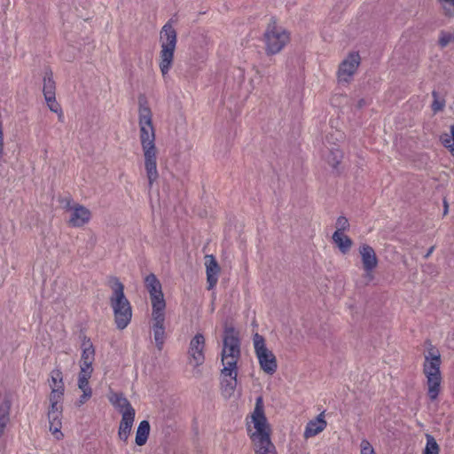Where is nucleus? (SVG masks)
Masks as SVG:
<instances>
[{
  "label": "nucleus",
  "mask_w": 454,
  "mask_h": 454,
  "mask_svg": "<svg viewBox=\"0 0 454 454\" xmlns=\"http://www.w3.org/2000/svg\"><path fill=\"white\" fill-rule=\"evenodd\" d=\"M139 139L145 158V168L149 186L158 179L157 148L155 146V129L153 114L145 99H139L138 110Z\"/></svg>",
  "instance_id": "obj_1"
},
{
  "label": "nucleus",
  "mask_w": 454,
  "mask_h": 454,
  "mask_svg": "<svg viewBox=\"0 0 454 454\" xmlns=\"http://www.w3.org/2000/svg\"><path fill=\"white\" fill-rule=\"evenodd\" d=\"M240 357V344L238 333L233 328L224 331L223 347L222 350L221 387L225 397L233 395L237 387L238 367Z\"/></svg>",
  "instance_id": "obj_2"
},
{
  "label": "nucleus",
  "mask_w": 454,
  "mask_h": 454,
  "mask_svg": "<svg viewBox=\"0 0 454 454\" xmlns=\"http://www.w3.org/2000/svg\"><path fill=\"white\" fill-rule=\"evenodd\" d=\"M441 364L440 351L429 344L424 354L423 374L426 378L427 394L432 402L437 400L442 391V377L440 370Z\"/></svg>",
  "instance_id": "obj_3"
},
{
  "label": "nucleus",
  "mask_w": 454,
  "mask_h": 454,
  "mask_svg": "<svg viewBox=\"0 0 454 454\" xmlns=\"http://www.w3.org/2000/svg\"><path fill=\"white\" fill-rule=\"evenodd\" d=\"M112 294L109 298L110 306L114 316V322L118 329H124L132 317V308L124 294V286L116 278L110 281Z\"/></svg>",
  "instance_id": "obj_4"
},
{
  "label": "nucleus",
  "mask_w": 454,
  "mask_h": 454,
  "mask_svg": "<svg viewBox=\"0 0 454 454\" xmlns=\"http://www.w3.org/2000/svg\"><path fill=\"white\" fill-rule=\"evenodd\" d=\"M108 399L114 409L121 415L118 427V437L126 443L135 421L136 410L121 393L113 392L109 395Z\"/></svg>",
  "instance_id": "obj_5"
},
{
  "label": "nucleus",
  "mask_w": 454,
  "mask_h": 454,
  "mask_svg": "<svg viewBox=\"0 0 454 454\" xmlns=\"http://www.w3.org/2000/svg\"><path fill=\"white\" fill-rule=\"evenodd\" d=\"M247 427L252 442L270 438L271 429L265 416L262 396L256 398L254 409L247 419Z\"/></svg>",
  "instance_id": "obj_6"
},
{
  "label": "nucleus",
  "mask_w": 454,
  "mask_h": 454,
  "mask_svg": "<svg viewBox=\"0 0 454 454\" xmlns=\"http://www.w3.org/2000/svg\"><path fill=\"white\" fill-rule=\"evenodd\" d=\"M176 42L177 38L175 28L169 22L166 23L160 33V51L159 67L164 77L172 67Z\"/></svg>",
  "instance_id": "obj_7"
},
{
  "label": "nucleus",
  "mask_w": 454,
  "mask_h": 454,
  "mask_svg": "<svg viewBox=\"0 0 454 454\" xmlns=\"http://www.w3.org/2000/svg\"><path fill=\"white\" fill-rule=\"evenodd\" d=\"M289 33L276 21L269 23L263 35V42L267 54L278 53L289 43Z\"/></svg>",
  "instance_id": "obj_8"
},
{
  "label": "nucleus",
  "mask_w": 454,
  "mask_h": 454,
  "mask_svg": "<svg viewBox=\"0 0 454 454\" xmlns=\"http://www.w3.org/2000/svg\"><path fill=\"white\" fill-rule=\"evenodd\" d=\"M253 342L261 369L265 373L272 375L276 372L278 368L275 355L266 347L265 340L262 335L255 333L253 338Z\"/></svg>",
  "instance_id": "obj_9"
},
{
  "label": "nucleus",
  "mask_w": 454,
  "mask_h": 454,
  "mask_svg": "<svg viewBox=\"0 0 454 454\" xmlns=\"http://www.w3.org/2000/svg\"><path fill=\"white\" fill-rule=\"evenodd\" d=\"M145 286L149 293L152 311H161L166 309L161 284L154 274H149L145 278Z\"/></svg>",
  "instance_id": "obj_10"
},
{
  "label": "nucleus",
  "mask_w": 454,
  "mask_h": 454,
  "mask_svg": "<svg viewBox=\"0 0 454 454\" xmlns=\"http://www.w3.org/2000/svg\"><path fill=\"white\" fill-rule=\"evenodd\" d=\"M361 58L358 52H350L339 65L337 76L340 82H349L360 65Z\"/></svg>",
  "instance_id": "obj_11"
},
{
  "label": "nucleus",
  "mask_w": 454,
  "mask_h": 454,
  "mask_svg": "<svg viewBox=\"0 0 454 454\" xmlns=\"http://www.w3.org/2000/svg\"><path fill=\"white\" fill-rule=\"evenodd\" d=\"M359 254L364 270V278L369 283L373 279L372 272L378 265L376 253L372 247L364 244L359 247Z\"/></svg>",
  "instance_id": "obj_12"
},
{
  "label": "nucleus",
  "mask_w": 454,
  "mask_h": 454,
  "mask_svg": "<svg viewBox=\"0 0 454 454\" xmlns=\"http://www.w3.org/2000/svg\"><path fill=\"white\" fill-rule=\"evenodd\" d=\"M152 332L157 348L161 350L167 338L165 332V310L152 311Z\"/></svg>",
  "instance_id": "obj_13"
},
{
  "label": "nucleus",
  "mask_w": 454,
  "mask_h": 454,
  "mask_svg": "<svg viewBox=\"0 0 454 454\" xmlns=\"http://www.w3.org/2000/svg\"><path fill=\"white\" fill-rule=\"evenodd\" d=\"M205 337L201 333H197L190 342L189 346V363L194 366H200L204 363L205 356Z\"/></svg>",
  "instance_id": "obj_14"
},
{
  "label": "nucleus",
  "mask_w": 454,
  "mask_h": 454,
  "mask_svg": "<svg viewBox=\"0 0 454 454\" xmlns=\"http://www.w3.org/2000/svg\"><path fill=\"white\" fill-rule=\"evenodd\" d=\"M68 224L72 227H82L91 218V212L79 204L68 205Z\"/></svg>",
  "instance_id": "obj_15"
},
{
  "label": "nucleus",
  "mask_w": 454,
  "mask_h": 454,
  "mask_svg": "<svg viewBox=\"0 0 454 454\" xmlns=\"http://www.w3.org/2000/svg\"><path fill=\"white\" fill-rule=\"evenodd\" d=\"M95 360V349L90 340H86L82 345V356L79 363V373L92 374V364Z\"/></svg>",
  "instance_id": "obj_16"
},
{
  "label": "nucleus",
  "mask_w": 454,
  "mask_h": 454,
  "mask_svg": "<svg viewBox=\"0 0 454 454\" xmlns=\"http://www.w3.org/2000/svg\"><path fill=\"white\" fill-rule=\"evenodd\" d=\"M205 265L208 289H212L218 281L220 267L213 255L205 256Z\"/></svg>",
  "instance_id": "obj_17"
},
{
  "label": "nucleus",
  "mask_w": 454,
  "mask_h": 454,
  "mask_svg": "<svg viewBox=\"0 0 454 454\" xmlns=\"http://www.w3.org/2000/svg\"><path fill=\"white\" fill-rule=\"evenodd\" d=\"M326 427L325 413H320L315 419L310 420L305 428L304 437L306 439L313 437L321 433Z\"/></svg>",
  "instance_id": "obj_18"
},
{
  "label": "nucleus",
  "mask_w": 454,
  "mask_h": 454,
  "mask_svg": "<svg viewBox=\"0 0 454 454\" xmlns=\"http://www.w3.org/2000/svg\"><path fill=\"white\" fill-rule=\"evenodd\" d=\"M12 402L6 395L0 396V437L4 434V430L10 421V411Z\"/></svg>",
  "instance_id": "obj_19"
},
{
  "label": "nucleus",
  "mask_w": 454,
  "mask_h": 454,
  "mask_svg": "<svg viewBox=\"0 0 454 454\" xmlns=\"http://www.w3.org/2000/svg\"><path fill=\"white\" fill-rule=\"evenodd\" d=\"M150 434V424L147 420H143L139 423L136 432V443L138 446H143L146 443Z\"/></svg>",
  "instance_id": "obj_20"
},
{
  "label": "nucleus",
  "mask_w": 454,
  "mask_h": 454,
  "mask_svg": "<svg viewBox=\"0 0 454 454\" xmlns=\"http://www.w3.org/2000/svg\"><path fill=\"white\" fill-rule=\"evenodd\" d=\"M333 240L343 254L347 253L352 246V240L341 231H335Z\"/></svg>",
  "instance_id": "obj_21"
},
{
  "label": "nucleus",
  "mask_w": 454,
  "mask_h": 454,
  "mask_svg": "<svg viewBox=\"0 0 454 454\" xmlns=\"http://www.w3.org/2000/svg\"><path fill=\"white\" fill-rule=\"evenodd\" d=\"M255 454H277L270 438L253 442Z\"/></svg>",
  "instance_id": "obj_22"
},
{
  "label": "nucleus",
  "mask_w": 454,
  "mask_h": 454,
  "mask_svg": "<svg viewBox=\"0 0 454 454\" xmlns=\"http://www.w3.org/2000/svg\"><path fill=\"white\" fill-rule=\"evenodd\" d=\"M49 419V424H50V431L54 436L56 440H61L63 438V434L61 432V417H54V418H48Z\"/></svg>",
  "instance_id": "obj_23"
},
{
  "label": "nucleus",
  "mask_w": 454,
  "mask_h": 454,
  "mask_svg": "<svg viewBox=\"0 0 454 454\" xmlns=\"http://www.w3.org/2000/svg\"><path fill=\"white\" fill-rule=\"evenodd\" d=\"M43 95L44 98L55 96V82L52 80V74L46 73L43 77Z\"/></svg>",
  "instance_id": "obj_24"
},
{
  "label": "nucleus",
  "mask_w": 454,
  "mask_h": 454,
  "mask_svg": "<svg viewBox=\"0 0 454 454\" xmlns=\"http://www.w3.org/2000/svg\"><path fill=\"white\" fill-rule=\"evenodd\" d=\"M50 387L53 389H65L63 383V376L60 370H53L51 373V379L49 380Z\"/></svg>",
  "instance_id": "obj_25"
},
{
  "label": "nucleus",
  "mask_w": 454,
  "mask_h": 454,
  "mask_svg": "<svg viewBox=\"0 0 454 454\" xmlns=\"http://www.w3.org/2000/svg\"><path fill=\"white\" fill-rule=\"evenodd\" d=\"M92 374L79 373L78 374V387L82 394L92 395V389L90 387L89 380Z\"/></svg>",
  "instance_id": "obj_26"
},
{
  "label": "nucleus",
  "mask_w": 454,
  "mask_h": 454,
  "mask_svg": "<svg viewBox=\"0 0 454 454\" xmlns=\"http://www.w3.org/2000/svg\"><path fill=\"white\" fill-rule=\"evenodd\" d=\"M341 159H342V153L337 148L332 149L326 156V161L333 168H337V166L340 162Z\"/></svg>",
  "instance_id": "obj_27"
},
{
  "label": "nucleus",
  "mask_w": 454,
  "mask_h": 454,
  "mask_svg": "<svg viewBox=\"0 0 454 454\" xmlns=\"http://www.w3.org/2000/svg\"><path fill=\"white\" fill-rule=\"evenodd\" d=\"M439 445L435 439L432 435L427 434V444L423 454H439Z\"/></svg>",
  "instance_id": "obj_28"
},
{
  "label": "nucleus",
  "mask_w": 454,
  "mask_h": 454,
  "mask_svg": "<svg viewBox=\"0 0 454 454\" xmlns=\"http://www.w3.org/2000/svg\"><path fill=\"white\" fill-rule=\"evenodd\" d=\"M450 43H454V31H440L438 38V44L440 47L445 48Z\"/></svg>",
  "instance_id": "obj_29"
},
{
  "label": "nucleus",
  "mask_w": 454,
  "mask_h": 454,
  "mask_svg": "<svg viewBox=\"0 0 454 454\" xmlns=\"http://www.w3.org/2000/svg\"><path fill=\"white\" fill-rule=\"evenodd\" d=\"M446 17H454V0H436Z\"/></svg>",
  "instance_id": "obj_30"
},
{
  "label": "nucleus",
  "mask_w": 454,
  "mask_h": 454,
  "mask_svg": "<svg viewBox=\"0 0 454 454\" xmlns=\"http://www.w3.org/2000/svg\"><path fill=\"white\" fill-rule=\"evenodd\" d=\"M44 98H45V101L47 103V106H48L49 109L51 112L59 114V117H62L63 116V113L61 111L60 106L56 101L55 96L46 97Z\"/></svg>",
  "instance_id": "obj_31"
},
{
  "label": "nucleus",
  "mask_w": 454,
  "mask_h": 454,
  "mask_svg": "<svg viewBox=\"0 0 454 454\" xmlns=\"http://www.w3.org/2000/svg\"><path fill=\"white\" fill-rule=\"evenodd\" d=\"M441 143L443 145L444 147L450 150L451 154L454 156V140L453 136L450 134H443L440 137Z\"/></svg>",
  "instance_id": "obj_32"
},
{
  "label": "nucleus",
  "mask_w": 454,
  "mask_h": 454,
  "mask_svg": "<svg viewBox=\"0 0 454 454\" xmlns=\"http://www.w3.org/2000/svg\"><path fill=\"white\" fill-rule=\"evenodd\" d=\"M64 390L59 388L51 390L49 396L50 403H62Z\"/></svg>",
  "instance_id": "obj_33"
},
{
  "label": "nucleus",
  "mask_w": 454,
  "mask_h": 454,
  "mask_svg": "<svg viewBox=\"0 0 454 454\" xmlns=\"http://www.w3.org/2000/svg\"><path fill=\"white\" fill-rule=\"evenodd\" d=\"M62 417V403H50L48 418Z\"/></svg>",
  "instance_id": "obj_34"
},
{
  "label": "nucleus",
  "mask_w": 454,
  "mask_h": 454,
  "mask_svg": "<svg viewBox=\"0 0 454 454\" xmlns=\"http://www.w3.org/2000/svg\"><path fill=\"white\" fill-rule=\"evenodd\" d=\"M335 226H336L335 231L344 232L349 227L348 220L345 216H340V217H338V219L336 221Z\"/></svg>",
  "instance_id": "obj_35"
},
{
  "label": "nucleus",
  "mask_w": 454,
  "mask_h": 454,
  "mask_svg": "<svg viewBox=\"0 0 454 454\" xmlns=\"http://www.w3.org/2000/svg\"><path fill=\"white\" fill-rule=\"evenodd\" d=\"M360 454H376L372 445L365 439L360 442Z\"/></svg>",
  "instance_id": "obj_36"
},
{
  "label": "nucleus",
  "mask_w": 454,
  "mask_h": 454,
  "mask_svg": "<svg viewBox=\"0 0 454 454\" xmlns=\"http://www.w3.org/2000/svg\"><path fill=\"white\" fill-rule=\"evenodd\" d=\"M432 95H433V98H434V101H433V104H432V109L434 112L441 111L443 108V106H444V102L442 100L439 99V96H438V93L436 91H433Z\"/></svg>",
  "instance_id": "obj_37"
},
{
  "label": "nucleus",
  "mask_w": 454,
  "mask_h": 454,
  "mask_svg": "<svg viewBox=\"0 0 454 454\" xmlns=\"http://www.w3.org/2000/svg\"><path fill=\"white\" fill-rule=\"evenodd\" d=\"M90 397H91L90 395L82 394L77 401L78 405H82V404L85 403Z\"/></svg>",
  "instance_id": "obj_38"
},
{
  "label": "nucleus",
  "mask_w": 454,
  "mask_h": 454,
  "mask_svg": "<svg viewBox=\"0 0 454 454\" xmlns=\"http://www.w3.org/2000/svg\"><path fill=\"white\" fill-rule=\"evenodd\" d=\"M443 207H444L443 215H446L448 214L449 205L445 200H443Z\"/></svg>",
  "instance_id": "obj_39"
},
{
  "label": "nucleus",
  "mask_w": 454,
  "mask_h": 454,
  "mask_svg": "<svg viewBox=\"0 0 454 454\" xmlns=\"http://www.w3.org/2000/svg\"><path fill=\"white\" fill-rule=\"evenodd\" d=\"M366 104H367V102H366V100H364V99H361V100L358 102V106H362L366 105Z\"/></svg>",
  "instance_id": "obj_40"
},
{
  "label": "nucleus",
  "mask_w": 454,
  "mask_h": 454,
  "mask_svg": "<svg viewBox=\"0 0 454 454\" xmlns=\"http://www.w3.org/2000/svg\"><path fill=\"white\" fill-rule=\"evenodd\" d=\"M433 250H434V247H430L429 251L426 254V257H428L432 254Z\"/></svg>",
  "instance_id": "obj_41"
}]
</instances>
